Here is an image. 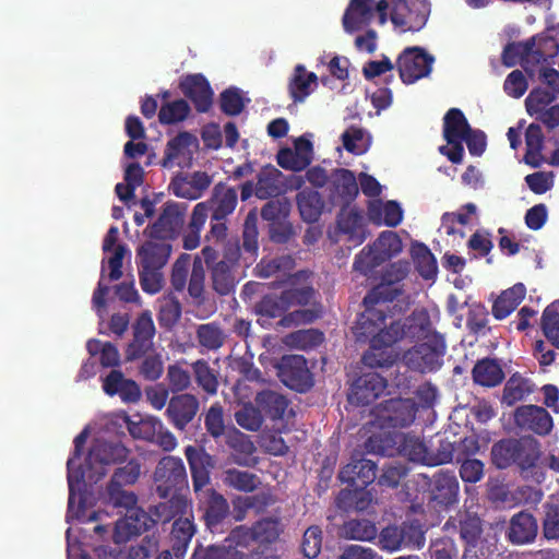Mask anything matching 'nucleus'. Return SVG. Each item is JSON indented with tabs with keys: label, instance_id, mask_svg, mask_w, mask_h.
<instances>
[{
	"label": "nucleus",
	"instance_id": "obj_1",
	"mask_svg": "<svg viewBox=\"0 0 559 559\" xmlns=\"http://www.w3.org/2000/svg\"><path fill=\"white\" fill-rule=\"evenodd\" d=\"M91 431L92 426L88 425L74 439V453L68 460V522L72 520L102 522L103 518L108 515V510H100V506L95 509L96 502L90 489L107 474L110 465L119 463L128 456L126 447L118 442H108L102 436L96 437L88 453L82 455V447ZM139 475L140 465L134 461L118 468L112 476L107 497L100 501L106 509H124L123 518L117 521L115 526L114 540L117 544L141 534L155 522L136 506V497L132 492L119 489L122 485L134 484ZM188 508L189 504L183 497H176L156 508V521L166 522L178 513L186 514Z\"/></svg>",
	"mask_w": 559,
	"mask_h": 559
},
{
	"label": "nucleus",
	"instance_id": "obj_2",
	"mask_svg": "<svg viewBox=\"0 0 559 559\" xmlns=\"http://www.w3.org/2000/svg\"><path fill=\"white\" fill-rule=\"evenodd\" d=\"M406 263L391 265L383 276L382 283L376 287L366 301L382 299L376 309H367L358 320L356 334L370 338V350L365 354L364 362L369 367L390 366L395 360L391 345L399 340L408 338L415 345L403 356L404 365L411 370L425 373L439 369L445 352L443 338L435 333L428 313L425 310L415 312L405 319L403 323L384 316L388 310L385 300L393 299L392 293H397L396 287L389 288L401 281L407 273Z\"/></svg>",
	"mask_w": 559,
	"mask_h": 559
},
{
	"label": "nucleus",
	"instance_id": "obj_3",
	"mask_svg": "<svg viewBox=\"0 0 559 559\" xmlns=\"http://www.w3.org/2000/svg\"><path fill=\"white\" fill-rule=\"evenodd\" d=\"M559 32L549 28L545 34L526 41L510 44L502 53L503 63L512 67L520 62L526 72L559 93V72L552 67L559 52Z\"/></svg>",
	"mask_w": 559,
	"mask_h": 559
},
{
	"label": "nucleus",
	"instance_id": "obj_4",
	"mask_svg": "<svg viewBox=\"0 0 559 559\" xmlns=\"http://www.w3.org/2000/svg\"><path fill=\"white\" fill-rule=\"evenodd\" d=\"M443 135L447 145L440 146V153L453 163H461L463 158V142L467 144L472 155H481L486 147L485 134L479 130H472L459 109H451L445 115Z\"/></svg>",
	"mask_w": 559,
	"mask_h": 559
},
{
	"label": "nucleus",
	"instance_id": "obj_5",
	"mask_svg": "<svg viewBox=\"0 0 559 559\" xmlns=\"http://www.w3.org/2000/svg\"><path fill=\"white\" fill-rule=\"evenodd\" d=\"M386 0H352L343 16L346 33L362 32L373 22L379 25L386 22Z\"/></svg>",
	"mask_w": 559,
	"mask_h": 559
},
{
	"label": "nucleus",
	"instance_id": "obj_6",
	"mask_svg": "<svg viewBox=\"0 0 559 559\" xmlns=\"http://www.w3.org/2000/svg\"><path fill=\"white\" fill-rule=\"evenodd\" d=\"M402 249V241L394 231H383L371 247L364 249L356 258L355 270L369 275L374 267L397 255Z\"/></svg>",
	"mask_w": 559,
	"mask_h": 559
},
{
	"label": "nucleus",
	"instance_id": "obj_7",
	"mask_svg": "<svg viewBox=\"0 0 559 559\" xmlns=\"http://www.w3.org/2000/svg\"><path fill=\"white\" fill-rule=\"evenodd\" d=\"M120 418L127 424L133 438L148 440L162 447L165 451L176 448V438L164 428L162 421L153 416L133 415L121 413Z\"/></svg>",
	"mask_w": 559,
	"mask_h": 559
},
{
	"label": "nucleus",
	"instance_id": "obj_8",
	"mask_svg": "<svg viewBox=\"0 0 559 559\" xmlns=\"http://www.w3.org/2000/svg\"><path fill=\"white\" fill-rule=\"evenodd\" d=\"M430 12L427 0H393L391 20L402 31H419Z\"/></svg>",
	"mask_w": 559,
	"mask_h": 559
},
{
	"label": "nucleus",
	"instance_id": "obj_9",
	"mask_svg": "<svg viewBox=\"0 0 559 559\" xmlns=\"http://www.w3.org/2000/svg\"><path fill=\"white\" fill-rule=\"evenodd\" d=\"M198 151V138L189 132H181L167 142L162 165L165 168L189 167Z\"/></svg>",
	"mask_w": 559,
	"mask_h": 559
},
{
	"label": "nucleus",
	"instance_id": "obj_10",
	"mask_svg": "<svg viewBox=\"0 0 559 559\" xmlns=\"http://www.w3.org/2000/svg\"><path fill=\"white\" fill-rule=\"evenodd\" d=\"M433 58L421 48H406L397 60V67L402 81L412 84L427 76L431 71Z\"/></svg>",
	"mask_w": 559,
	"mask_h": 559
},
{
	"label": "nucleus",
	"instance_id": "obj_11",
	"mask_svg": "<svg viewBox=\"0 0 559 559\" xmlns=\"http://www.w3.org/2000/svg\"><path fill=\"white\" fill-rule=\"evenodd\" d=\"M276 368L277 376L286 386L299 392L310 388V372L302 356H285Z\"/></svg>",
	"mask_w": 559,
	"mask_h": 559
},
{
	"label": "nucleus",
	"instance_id": "obj_12",
	"mask_svg": "<svg viewBox=\"0 0 559 559\" xmlns=\"http://www.w3.org/2000/svg\"><path fill=\"white\" fill-rule=\"evenodd\" d=\"M281 533V524L273 519L260 521L250 530L239 527L231 533V539L237 546H248L250 542L260 544L275 540Z\"/></svg>",
	"mask_w": 559,
	"mask_h": 559
},
{
	"label": "nucleus",
	"instance_id": "obj_13",
	"mask_svg": "<svg viewBox=\"0 0 559 559\" xmlns=\"http://www.w3.org/2000/svg\"><path fill=\"white\" fill-rule=\"evenodd\" d=\"M312 143L306 136L295 140L294 150L283 148L277 154L278 165L287 170L300 171L312 160Z\"/></svg>",
	"mask_w": 559,
	"mask_h": 559
},
{
	"label": "nucleus",
	"instance_id": "obj_14",
	"mask_svg": "<svg viewBox=\"0 0 559 559\" xmlns=\"http://www.w3.org/2000/svg\"><path fill=\"white\" fill-rule=\"evenodd\" d=\"M185 476L186 471L181 460L174 456L164 457L155 471L157 490L162 496H166L173 487L183 483Z\"/></svg>",
	"mask_w": 559,
	"mask_h": 559
},
{
	"label": "nucleus",
	"instance_id": "obj_15",
	"mask_svg": "<svg viewBox=\"0 0 559 559\" xmlns=\"http://www.w3.org/2000/svg\"><path fill=\"white\" fill-rule=\"evenodd\" d=\"M186 211L185 203H167L157 224L154 225L152 234L163 239L176 235L183 225Z\"/></svg>",
	"mask_w": 559,
	"mask_h": 559
},
{
	"label": "nucleus",
	"instance_id": "obj_16",
	"mask_svg": "<svg viewBox=\"0 0 559 559\" xmlns=\"http://www.w3.org/2000/svg\"><path fill=\"white\" fill-rule=\"evenodd\" d=\"M518 426L532 430L538 435L548 433L552 427V419L542 407L525 405L519 407L514 414Z\"/></svg>",
	"mask_w": 559,
	"mask_h": 559
},
{
	"label": "nucleus",
	"instance_id": "obj_17",
	"mask_svg": "<svg viewBox=\"0 0 559 559\" xmlns=\"http://www.w3.org/2000/svg\"><path fill=\"white\" fill-rule=\"evenodd\" d=\"M386 388L384 378L377 372H369L359 378L354 384L349 399L361 404H368L380 396Z\"/></svg>",
	"mask_w": 559,
	"mask_h": 559
},
{
	"label": "nucleus",
	"instance_id": "obj_18",
	"mask_svg": "<svg viewBox=\"0 0 559 559\" xmlns=\"http://www.w3.org/2000/svg\"><path fill=\"white\" fill-rule=\"evenodd\" d=\"M155 326L148 312L142 313L134 326V341L127 349V359L133 360L146 353L152 345Z\"/></svg>",
	"mask_w": 559,
	"mask_h": 559
},
{
	"label": "nucleus",
	"instance_id": "obj_19",
	"mask_svg": "<svg viewBox=\"0 0 559 559\" xmlns=\"http://www.w3.org/2000/svg\"><path fill=\"white\" fill-rule=\"evenodd\" d=\"M181 88L193 100L198 110L206 111L209 109L212 104L213 92L203 75H187L181 81Z\"/></svg>",
	"mask_w": 559,
	"mask_h": 559
},
{
	"label": "nucleus",
	"instance_id": "obj_20",
	"mask_svg": "<svg viewBox=\"0 0 559 559\" xmlns=\"http://www.w3.org/2000/svg\"><path fill=\"white\" fill-rule=\"evenodd\" d=\"M157 255L155 260L144 255V265H141V285L150 294L159 292L163 286V275L159 270L168 260L167 248H162Z\"/></svg>",
	"mask_w": 559,
	"mask_h": 559
},
{
	"label": "nucleus",
	"instance_id": "obj_21",
	"mask_svg": "<svg viewBox=\"0 0 559 559\" xmlns=\"http://www.w3.org/2000/svg\"><path fill=\"white\" fill-rule=\"evenodd\" d=\"M186 456L190 465L195 491L207 485L210 471L213 467L212 457L201 449L187 447Z\"/></svg>",
	"mask_w": 559,
	"mask_h": 559
},
{
	"label": "nucleus",
	"instance_id": "obj_22",
	"mask_svg": "<svg viewBox=\"0 0 559 559\" xmlns=\"http://www.w3.org/2000/svg\"><path fill=\"white\" fill-rule=\"evenodd\" d=\"M403 210L395 201L372 200L368 205V217L377 225L397 226L403 219Z\"/></svg>",
	"mask_w": 559,
	"mask_h": 559
},
{
	"label": "nucleus",
	"instance_id": "obj_23",
	"mask_svg": "<svg viewBox=\"0 0 559 559\" xmlns=\"http://www.w3.org/2000/svg\"><path fill=\"white\" fill-rule=\"evenodd\" d=\"M340 477L355 487L366 486L376 479V465L370 460H353L341 471Z\"/></svg>",
	"mask_w": 559,
	"mask_h": 559
},
{
	"label": "nucleus",
	"instance_id": "obj_24",
	"mask_svg": "<svg viewBox=\"0 0 559 559\" xmlns=\"http://www.w3.org/2000/svg\"><path fill=\"white\" fill-rule=\"evenodd\" d=\"M401 453L408 457L411 461L423 463L426 465H438L451 461V453H442L433 457L427 451L425 444L418 438H404L403 444L400 448Z\"/></svg>",
	"mask_w": 559,
	"mask_h": 559
},
{
	"label": "nucleus",
	"instance_id": "obj_25",
	"mask_svg": "<svg viewBox=\"0 0 559 559\" xmlns=\"http://www.w3.org/2000/svg\"><path fill=\"white\" fill-rule=\"evenodd\" d=\"M198 411V401L188 394L174 397L168 406L167 413L177 428H185L192 420Z\"/></svg>",
	"mask_w": 559,
	"mask_h": 559
},
{
	"label": "nucleus",
	"instance_id": "obj_26",
	"mask_svg": "<svg viewBox=\"0 0 559 559\" xmlns=\"http://www.w3.org/2000/svg\"><path fill=\"white\" fill-rule=\"evenodd\" d=\"M211 183L205 173H194L190 178H177L173 182L174 193L180 198L195 200Z\"/></svg>",
	"mask_w": 559,
	"mask_h": 559
},
{
	"label": "nucleus",
	"instance_id": "obj_27",
	"mask_svg": "<svg viewBox=\"0 0 559 559\" xmlns=\"http://www.w3.org/2000/svg\"><path fill=\"white\" fill-rule=\"evenodd\" d=\"M478 221V209L474 203H467L460 207L456 212L445 213L442 216V228L448 235L459 234L462 238L464 236L463 231L457 230L455 228V223H459L463 226L473 225Z\"/></svg>",
	"mask_w": 559,
	"mask_h": 559
},
{
	"label": "nucleus",
	"instance_id": "obj_28",
	"mask_svg": "<svg viewBox=\"0 0 559 559\" xmlns=\"http://www.w3.org/2000/svg\"><path fill=\"white\" fill-rule=\"evenodd\" d=\"M525 294L526 288L521 283L504 290L493 302L492 314L495 318L498 320L507 318L523 300Z\"/></svg>",
	"mask_w": 559,
	"mask_h": 559
},
{
	"label": "nucleus",
	"instance_id": "obj_29",
	"mask_svg": "<svg viewBox=\"0 0 559 559\" xmlns=\"http://www.w3.org/2000/svg\"><path fill=\"white\" fill-rule=\"evenodd\" d=\"M318 78L304 66H297L289 83V92L295 100L302 102L317 87Z\"/></svg>",
	"mask_w": 559,
	"mask_h": 559
},
{
	"label": "nucleus",
	"instance_id": "obj_30",
	"mask_svg": "<svg viewBox=\"0 0 559 559\" xmlns=\"http://www.w3.org/2000/svg\"><path fill=\"white\" fill-rule=\"evenodd\" d=\"M537 533V524L532 515L520 513L513 516L510 526V539L516 544L532 542Z\"/></svg>",
	"mask_w": 559,
	"mask_h": 559
},
{
	"label": "nucleus",
	"instance_id": "obj_31",
	"mask_svg": "<svg viewBox=\"0 0 559 559\" xmlns=\"http://www.w3.org/2000/svg\"><path fill=\"white\" fill-rule=\"evenodd\" d=\"M385 411V418L393 427L409 425L415 418V405L411 400H392Z\"/></svg>",
	"mask_w": 559,
	"mask_h": 559
},
{
	"label": "nucleus",
	"instance_id": "obj_32",
	"mask_svg": "<svg viewBox=\"0 0 559 559\" xmlns=\"http://www.w3.org/2000/svg\"><path fill=\"white\" fill-rule=\"evenodd\" d=\"M236 203L237 194L234 189L217 186L214 190L213 199L211 200L213 218L216 221L224 218L235 210Z\"/></svg>",
	"mask_w": 559,
	"mask_h": 559
},
{
	"label": "nucleus",
	"instance_id": "obj_33",
	"mask_svg": "<svg viewBox=\"0 0 559 559\" xmlns=\"http://www.w3.org/2000/svg\"><path fill=\"white\" fill-rule=\"evenodd\" d=\"M473 377L480 385L495 386L502 381L503 372L496 361L484 359L474 367Z\"/></svg>",
	"mask_w": 559,
	"mask_h": 559
},
{
	"label": "nucleus",
	"instance_id": "obj_34",
	"mask_svg": "<svg viewBox=\"0 0 559 559\" xmlns=\"http://www.w3.org/2000/svg\"><path fill=\"white\" fill-rule=\"evenodd\" d=\"M143 168L136 163H129L124 167V183L116 186V193L121 201H128L133 190L142 183Z\"/></svg>",
	"mask_w": 559,
	"mask_h": 559
},
{
	"label": "nucleus",
	"instance_id": "obj_35",
	"mask_svg": "<svg viewBox=\"0 0 559 559\" xmlns=\"http://www.w3.org/2000/svg\"><path fill=\"white\" fill-rule=\"evenodd\" d=\"M412 255L418 272L426 280H431L437 274V261L430 250L423 243L412 246Z\"/></svg>",
	"mask_w": 559,
	"mask_h": 559
},
{
	"label": "nucleus",
	"instance_id": "obj_36",
	"mask_svg": "<svg viewBox=\"0 0 559 559\" xmlns=\"http://www.w3.org/2000/svg\"><path fill=\"white\" fill-rule=\"evenodd\" d=\"M526 142V154L525 162L534 167L540 165L542 162V144H543V132L538 124H530L525 133Z\"/></svg>",
	"mask_w": 559,
	"mask_h": 559
},
{
	"label": "nucleus",
	"instance_id": "obj_37",
	"mask_svg": "<svg viewBox=\"0 0 559 559\" xmlns=\"http://www.w3.org/2000/svg\"><path fill=\"white\" fill-rule=\"evenodd\" d=\"M340 229L348 235V239L354 246L361 243L366 237L362 218L354 212L343 213L338 221Z\"/></svg>",
	"mask_w": 559,
	"mask_h": 559
},
{
	"label": "nucleus",
	"instance_id": "obj_38",
	"mask_svg": "<svg viewBox=\"0 0 559 559\" xmlns=\"http://www.w3.org/2000/svg\"><path fill=\"white\" fill-rule=\"evenodd\" d=\"M549 87L552 90V93L542 87H535L530 92L525 99L526 111L530 116L537 117L543 114L555 99V94H559L551 86Z\"/></svg>",
	"mask_w": 559,
	"mask_h": 559
},
{
	"label": "nucleus",
	"instance_id": "obj_39",
	"mask_svg": "<svg viewBox=\"0 0 559 559\" xmlns=\"http://www.w3.org/2000/svg\"><path fill=\"white\" fill-rule=\"evenodd\" d=\"M342 142L345 150L355 155H361L370 146V136L361 129L349 128L342 134Z\"/></svg>",
	"mask_w": 559,
	"mask_h": 559
},
{
	"label": "nucleus",
	"instance_id": "obj_40",
	"mask_svg": "<svg viewBox=\"0 0 559 559\" xmlns=\"http://www.w3.org/2000/svg\"><path fill=\"white\" fill-rule=\"evenodd\" d=\"M298 206L305 221L314 222L321 214L322 202L318 192L302 191L298 195Z\"/></svg>",
	"mask_w": 559,
	"mask_h": 559
},
{
	"label": "nucleus",
	"instance_id": "obj_41",
	"mask_svg": "<svg viewBox=\"0 0 559 559\" xmlns=\"http://www.w3.org/2000/svg\"><path fill=\"white\" fill-rule=\"evenodd\" d=\"M323 341V336L316 330H299L284 338V343L297 349L312 348Z\"/></svg>",
	"mask_w": 559,
	"mask_h": 559
},
{
	"label": "nucleus",
	"instance_id": "obj_42",
	"mask_svg": "<svg viewBox=\"0 0 559 559\" xmlns=\"http://www.w3.org/2000/svg\"><path fill=\"white\" fill-rule=\"evenodd\" d=\"M86 348L92 356L100 355V362L105 367L116 366L119 362V352L110 343L91 340L87 342Z\"/></svg>",
	"mask_w": 559,
	"mask_h": 559
},
{
	"label": "nucleus",
	"instance_id": "obj_43",
	"mask_svg": "<svg viewBox=\"0 0 559 559\" xmlns=\"http://www.w3.org/2000/svg\"><path fill=\"white\" fill-rule=\"evenodd\" d=\"M280 171L274 166L264 167L255 186V194L260 199H265L276 192V179Z\"/></svg>",
	"mask_w": 559,
	"mask_h": 559
},
{
	"label": "nucleus",
	"instance_id": "obj_44",
	"mask_svg": "<svg viewBox=\"0 0 559 559\" xmlns=\"http://www.w3.org/2000/svg\"><path fill=\"white\" fill-rule=\"evenodd\" d=\"M518 443L515 441H502L493 445L492 460L499 468L509 466L516 460Z\"/></svg>",
	"mask_w": 559,
	"mask_h": 559
},
{
	"label": "nucleus",
	"instance_id": "obj_45",
	"mask_svg": "<svg viewBox=\"0 0 559 559\" xmlns=\"http://www.w3.org/2000/svg\"><path fill=\"white\" fill-rule=\"evenodd\" d=\"M225 483L242 491H251L257 488L258 478L243 471L229 469L226 472Z\"/></svg>",
	"mask_w": 559,
	"mask_h": 559
},
{
	"label": "nucleus",
	"instance_id": "obj_46",
	"mask_svg": "<svg viewBox=\"0 0 559 559\" xmlns=\"http://www.w3.org/2000/svg\"><path fill=\"white\" fill-rule=\"evenodd\" d=\"M189 114L188 104L180 99L164 105L159 110V120L163 123H176L183 120Z\"/></svg>",
	"mask_w": 559,
	"mask_h": 559
},
{
	"label": "nucleus",
	"instance_id": "obj_47",
	"mask_svg": "<svg viewBox=\"0 0 559 559\" xmlns=\"http://www.w3.org/2000/svg\"><path fill=\"white\" fill-rule=\"evenodd\" d=\"M376 534V526L368 521H349L344 526V535L352 539L370 540Z\"/></svg>",
	"mask_w": 559,
	"mask_h": 559
},
{
	"label": "nucleus",
	"instance_id": "obj_48",
	"mask_svg": "<svg viewBox=\"0 0 559 559\" xmlns=\"http://www.w3.org/2000/svg\"><path fill=\"white\" fill-rule=\"evenodd\" d=\"M528 88L527 80L520 70H513L509 73L503 83L506 94L513 98L522 97Z\"/></svg>",
	"mask_w": 559,
	"mask_h": 559
},
{
	"label": "nucleus",
	"instance_id": "obj_49",
	"mask_svg": "<svg viewBox=\"0 0 559 559\" xmlns=\"http://www.w3.org/2000/svg\"><path fill=\"white\" fill-rule=\"evenodd\" d=\"M379 544L382 549L399 550L402 546H405V528L386 527L381 532Z\"/></svg>",
	"mask_w": 559,
	"mask_h": 559
},
{
	"label": "nucleus",
	"instance_id": "obj_50",
	"mask_svg": "<svg viewBox=\"0 0 559 559\" xmlns=\"http://www.w3.org/2000/svg\"><path fill=\"white\" fill-rule=\"evenodd\" d=\"M126 253L127 249L123 246H117L109 254H105L103 272L108 269L110 280L116 281L121 276L122 260Z\"/></svg>",
	"mask_w": 559,
	"mask_h": 559
},
{
	"label": "nucleus",
	"instance_id": "obj_51",
	"mask_svg": "<svg viewBox=\"0 0 559 559\" xmlns=\"http://www.w3.org/2000/svg\"><path fill=\"white\" fill-rule=\"evenodd\" d=\"M334 180L337 190L345 197L353 198L358 193V185L355 175L347 169H338Z\"/></svg>",
	"mask_w": 559,
	"mask_h": 559
},
{
	"label": "nucleus",
	"instance_id": "obj_52",
	"mask_svg": "<svg viewBox=\"0 0 559 559\" xmlns=\"http://www.w3.org/2000/svg\"><path fill=\"white\" fill-rule=\"evenodd\" d=\"M198 383L210 394L216 393L217 379L204 361H197L193 365Z\"/></svg>",
	"mask_w": 559,
	"mask_h": 559
},
{
	"label": "nucleus",
	"instance_id": "obj_53",
	"mask_svg": "<svg viewBox=\"0 0 559 559\" xmlns=\"http://www.w3.org/2000/svg\"><path fill=\"white\" fill-rule=\"evenodd\" d=\"M543 329L546 337L559 346V313L550 307L543 313Z\"/></svg>",
	"mask_w": 559,
	"mask_h": 559
},
{
	"label": "nucleus",
	"instance_id": "obj_54",
	"mask_svg": "<svg viewBox=\"0 0 559 559\" xmlns=\"http://www.w3.org/2000/svg\"><path fill=\"white\" fill-rule=\"evenodd\" d=\"M221 104L226 114L237 115L245 106V98L239 90L228 88L222 94Z\"/></svg>",
	"mask_w": 559,
	"mask_h": 559
},
{
	"label": "nucleus",
	"instance_id": "obj_55",
	"mask_svg": "<svg viewBox=\"0 0 559 559\" xmlns=\"http://www.w3.org/2000/svg\"><path fill=\"white\" fill-rule=\"evenodd\" d=\"M205 427L214 438H218L225 433L226 428L222 407L214 405L209 409L205 416Z\"/></svg>",
	"mask_w": 559,
	"mask_h": 559
},
{
	"label": "nucleus",
	"instance_id": "obj_56",
	"mask_svg": "<svg viewBox=\"0 0 559 559\" xmlns=\"http://www.w3.org/2000/svg\"><path fill=\"white\" fill-rule=\"evenodd\" d=\"M235 417L238 425L248 430H257L262 423L260 413L250 405L243 406Z\"/></svg>",
	"mask_w": 559,
	"mask_h": 559
},
{
	"label": "nucleus",
	"instance_id": "obj_57",
	"mask_svg": "<svg viewBox=\"0 0 559 559\" xmlns=\"http://www.w3.org/2000/svg\"><path fill=\"white\" fill-rule=\"evenodd\" d=\"M321 549V531L317 526L309 527L304 535L302 551L306 557L314 558Z\"/></svg>",
	"mask_w": 559,
	"mask_h": 559
},
{
	"label": "nucleus",
	"instance_id": "obj_58",
	"mask_svg": "<svg viewBox=\"0 0 559 559\" xmlns=\"http://www.w3.org/2000/svg\"><path fill=\"white\" fill-rule=\"evenodd\" d=\"M356 33L354 45L359 52L372 53L377 50L378 36L373 29L366 28L362 32Z\"/></svg>",
	"mask_w": 559,
	"mask_h": 559
},
{
	"label": "nucleus",
	"instance_id": "obj_59",
	"mask_svg": "<svg viewBox=\"0 0 559 559\" xmlns=\"http://www.w3.org/2000/svg\"><path fill=\"white\" fill-rule=\"evenodd\" d=\"M544 534L548 539L559 538V508L547 506L544 520Z\"/></svg>",
	"mask_w": 559,
	"mask_h": 559
},
{
	"label": "nucleus",
	"instance_id": "obj_60",
	"mask_svg": "<svg viewBox=\"0 0 559 559\" xmlns=\"http://www.w3.org/2000/svg\"><path fill=\"white\" fill-rule=\"evenodd\" d=\"M484 472V465L479 460H466L462 463L460 474L463 480L468 483L478 481Z\"/></svg>",
	"mask_w": 559,
	"mask_h": 559
},
{
	"label": "nucleus",
	"instance_id": "obj_61",
	"mask_svg": "<svg viewBox=\"0 0 559 559\" xmlns=\"http://www.w3.org/2000/svg\"><path fill=\"white\" fill-rule=\"evenodd\" d=\"M525 181L535 193L548 191L554 183L551 174L535 173L525 177Z\"/></svg>",
	"mask_w": 559,
	"mask_h": 559
},
{
	"label": "nucleus",
	"instance_id": "obj_62",
	"mask_svg": "<svg viewBox=\"0 0 559 559\" xmlns=\"http://www.w3.org/2000/svg\"><path fill=\"white\" fill-rule=\"evenodd\" d=\"M189 270V257L179 258L173 267L171 283L177 290H181L186 285Z\"/></svg>",
	"mask_w": 559,
	"mask_h": 559
},
{
	"label": "nucleus",
	"instance_id": "obj_63",
	"mask_svg": "<svg viewBox=\"0 0 559 559\" xmlns=\"http://www.w3.org/2000/svg\"><path fill=\"white\" fill-rule=\"evenodd\" d=\"M201 344L209 348H216L222 344L221 331L212 325H202L198 330Z\"/></svg>",
	"mask_w": 559,
	"mask_h": 559
},
{
	"label": "nucleus",
	"instance_id": "obj_64",
	"mask_svg": "<svg viewBox=\"0 0 559 559\" xmlns=\"http://www.w3.org/2000/svg\"><path fill=\"white\" fill-rule=\"evenodd\" d=\"M227 512L226 500L216 493H212L209 500L206 516L211 523L217 522Z\"/></svg>",
	"mask_w": 559,
	"mask_h": 559
}]
</instances>
